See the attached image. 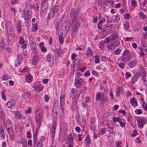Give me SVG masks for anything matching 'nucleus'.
Instances as JSON below:
<instances>
[{"instance_id":"42","label":"nucleus","mask_w":147,"mask_h":147,"mask_svg":"<svg viewBox=\"0 0 147 147\" xmlns=\"http://www.w3.org/2000/svg\"><path fill=\"white\" fill-rule=\"evenodd\" d=\"M72 102H78L79 100V97L77 96H76L72 98Z\"/></svg>"},{"instance_id":"47","label":"nucleus","mask_w":147,"mask_h":147,"mask_svg":"<svg viewBox=\"0 0 147 147\" xmlns=\"http://www.w3.org/2000/svg\"><path fill=\"white\" fill-rule=\"evenodd\" d=\"M30 45L34 44V40L32 37H30L29 39Z\"/></svg>"},{"instance_id":"2","label":"nucleus","mask_w":147,"mask_h":147,"mask_svg":"<svg viewBox=\"0 0 147 147\" xmlns=\"http://www.w3.org/2000/svg\"><path fill=\"white\" fill-rule=\"evenodd\" d=\"M138 127L140 129H142L147 121L146 119L143 117H138L136 118Z\"/></svg>"},{"instance_id":"51","label":"nucleus","mask_w":147,"mask_h":147,"mask_svg":"<svg viewBox=\"0 0 147 147\" xmlns=\"http://www.w3.org/2000/svg\"><path fill=\"white\" fill-rule=\"evenodd\" d=\"M130 16V15L128 13H126L124 15V19L126 20H128L129 19V17Z\"/></svg>"},{"instance_id":"1","label":"nucleus","mask_w":147,"mask_h":147,"mask_svg":"<svg viewBox=\"0 0 147 147\" xmlns=\"http://www.w3.org/2000/svg\"><path fill=\"white\" fill-rule=\"evenodd\" d=\"M43 111L41 108H38L36 110V120L37 125V129L38 130L41 124V119L42 116Z\"/></svg>"},{"instance_id":"17","label":"nucleus","mask_w":147,"mask_h":147,"mask_svg":"<svg viewBox=\"0 0 147 147\" xmlns=\"http://www.w3.org/2000/svg\"><path fill=\"white\" fill-rule=\"evenodd\" d=\"M56 126L55 125H53L52 127L50 129V134L52 138H54L55 136Z\"/></svg>"},{"instance_id":"4","label":"nucleus","mask_w":147,"mask_h":147,"mask_svg":"<svg viewBox=\"0 0 147 147\" xmlns=\"http://www.w3.org/2000/svg\"><path fill=\"white\" fill-rule=\"evenodd\" d=\"M80 10L78 8H72L71 10L70 17L73 20H76L78 18Z\"/></svg>"},{"instance_id":"48","label":"nucleus","mask_w":147,"mask_h":147,"mask_svg":"<svg viewBox=\"0 0 147 147\" xmlns=\"http://www.w3.org/2000/svg\"><path fill=\"white\" fill-rule=\"evenodd\" d=\"M142 5L144 10H147V0H146L145 3H144L143 5Z\"/></svg>"},{"instance_id":"10","label":"nucleus","mask_w":147,"mask_h":147,"mask_svg":"<svg viewBox=\"0 0 147 147\" xmlns=\"http://www.w3.org/2000/svg\"><path fill=\"white\" fill-rule=\"evenodd\" d=\"M65 92L64 91H62L61 93V95L60 97V105L61 106V109H62V106L64 105V99L65 98Z\"/></svg>"},{"instance_id":"45","label":"nucleus","mask_w":147,"mask_h":147,"mask_svg":"<svg viewBox=\"0 0 147 147\" xmlns=\"http://www.w3.org/2000/svg\"><path fill=\"white\" fill-rule=\"evenodd\" d=\"M121 51V50L119 49H117L114 51V53L116 55H119Z\"/></svg>"},{"instance_id":"22","label":"nucleus","mask_w":147,"mask_h":147,"mask_svg":"<svg viewBox=\"0 0 147 147\" xmlns=\"http://www.w3.org/2000/svg\"><path fill=\"white\" fill-rule=\"evenodd\" d=\"M105 21V18H103L102 20H100L99 22L97 24V28L101 30H102V28L101 26L102 25V23L104 22Z\"/></svg>"},{"instance_id":"53","label":"nucleus","mask_w":147,"mask_h":147,"mask_svg":"<svg viewBox=\"0 0 147 147\" xmlns=\"http://www.w3.org/2000/svg\"><path fill=\"white\" fill-rule=\"evenodd\" d=\"M100 98L102 102H104L106 100V97L104 96V94H102L101 95Z\"/></svg>"},{"instance_id":"36","label":"nucleus","mask_w":147,"mask_h":147,"mask_svg":"<svg viewBox=\"0 0 147 147\" xmlns=\"http://www.w3.org/2000/svg\"><path fill=\"white\" fill-rule=\"evenodd\" d=\"M85 142L87 145H89V144L91 142V140L89 135L87 136L85 139Z\"/></svg>"},{"instance_id":"25","label":"nucleus","mask_w":147,"mask_h":147,"mask_svg":"<svg viewBox=\"0 0 147 147\" xmlns=\"http://www.w3.org/2000/svg\"><path fill=\"white\" fill-rule=\"evenodd\" d=\"M137 63V61L136 60H134L133 61H131L130 63H129L128 65L129 67L130 68H132Z\"/></svg>"},{"instance_id":"38","label":"nucleus","mask_w":147,"mask_h":147,"mask_svg":"<svg viewBox=\"0 0 147 147\" xmlns=\"http://www.w3.org/2000/svg\"><path fill=\"white\" fill-rule=\"evenodd\" d=\"M139 15L140 18L142 19H144L146 18V16L142 12H140L139 13Z\"/></svg>"},{"instance_id":"3","label":"nucleus","mask_w":147,"mask_h":147,"mask_svg":"<svg viewBox=\"0 0 147 147\" xmlns=\"http://www.w3.org/2000/svg\"><path fill=\"white\" fill-rule=\"evenodd\" d=\"M6 26L7 32V35L8 39L11 40H13L14 36V34L13 30L11 28V24L10 23H7Z\"/></svg>"},{"instance_id":"39","label":"nucleus","mask_w":147,"mask_h":147,"mask_svg":"<svg viewBox=\"0 0 147 147\" xmlns=\"http://www.w3.org/2000/svg\"><path fill=\"white\" fill-rule=\"evenodd\" d=\"M138 78L136 76H135L131 78V83H135L138 80Z\"/></svg>"},{"instance_id":"56","label":"nucleus","mask_w":147,"mask_h":147,"mask_svg":"<svg viewBox=\"0 0 147 147\" xmlns=\"http://www.w3.org/2000/svg\"><path fill=\"white\" fill-rule=\"evenodd\" d=\"M120 124V126L122 127H124L125 126V123L124 122H122L121 121V120H120V122H119Z\"/></svg>"},{"instance_id":"23","label":"nucleus","mask_w":147,"mask_h":147,"mask_svg":"<svg viewBox=\"0 0 147 147\" xmlns=\"http://www.w3.org/2000/svg\"><path fill=\"white\" fill-rule=\"evenodd\" d=\"M14 113L15 115L16 118L17 119H20L22 117V115L19 111H14Z\"/></svg>"},{"instance_id":"5","label":"nucleus","mask_w":147,"mask_h":147,"mask_svg":"<svg viewBox=\"0 0 147 147\" xmlns=\"http://www.w3.org/2000/svg\"><path fill=\"white\" fill-rule=\"evenodd\" d=\"M112 25L109 24L108 23L105 24L103 26V30L102 29V30L103 32L106 33V36L110 34L112 32Z\"/></svg>"},{"instance_id":"61","label":"nucleus","mask_w":147,"mask_h":147,"mask_svg":"<svg viewBox=\"0 0 147 147\" xmlns=\"http://www.w3.org/2000/svg\"><path fill=\"white\" fill-rule=\"evenodd\" d=\"M73 107L74 109H76L78 108V106L77 104V102H72Z\"/></svg>"},{"instance_id":"19","label":"nucleus","mask_w":147,"mask_h":147,"mask_svg":"<svg viewBox=\"0 0 147 147\" xmlns=\"http://www.w3.org/2000/svg\"><path fill=\"white\" fill-rule=\"evenodd\" d=\"M52 50L53 52L57 54L58 57H60L61 56L62 52L60 49H52Z\"/></svg>"},{"instance_id":"62","label":"nucleus","mask_w":147,"mask_h":147,"mask_svg":"<svg viewBox=\"0 0 147 147\" xmlns=\"http://www.w3.org/2000/svg\"><path fill=\"white\" fill-rule=\"evenodd\" d=\"M136 113L138 114H140L142 113V110L141 109H137L135 111Z\"/></svg>"},{"instance_id":"46","label":"nucleus","mask_w":147,"mask_h":147,"mask_svg":"<svg viewBox=\"0 0 147 147\" xmlns=\"http://www.w3.org/2000/svg\"><path fill=\"white\" fill-rule=\"evenodd\" d=\"M101 95L100 93L97 94L96 95V101H99L101 98Z\"/></svg>"},{"instance_id":"12","label":"nucleus","mask_w":147,"mask_h":147,"mask_svg":"<svg viewBox=\"0 0 147 147\" xmlns=\"http://www.w3.org/2000/svg\"><path fill=\"white\" fill-rule=\"evenodd\" d=\"M53 116L55 118H57V115L59 114V107H53Z\"/></svg>"},{"instance_id":"31","label":"nucleus","mask_w":147,"mask_h":147,"mask_svg":"<svg viewBox=\"0 0 147 147\" xmlns=\"http://www.w3.org/2000/svg\"><path fill=\"white\" fill-rule=\"evenodd\" d=\"M83 82V80L78 76L76 78L75 80V83H82Z\"/></svg>"},{"instance_id":"14","label":"nucleus","mask_w":147,"mask_h":147,"mask_svg":"<svg viewBox=\"0 0 147 147\" xmlns=\"http://www.w3.org/2000/svg\"><path fill=\"white\" fill-rule=\"evenodd\" d=\"M18 143H19L21 144L22 147H27V140L25 138H21L19 141L18 142Z\"/></svg>"},{"instance_id":"52","label":"nucleus","mask_w":147,"mask_h":147,"mask_svg":"<svg viewBox=\"0 0 147 147\" xmlns=\"http://www.w3.org/2000/svg\"><path fill=\"white\" fill-rule=\"evenodd\" d=\"M138 134V132L136 130H135L133 131V133L131 135L132 137H135Z\"/></svg>"},{"instance_id":"37","label":"nucleus","mask_w":147,"mask_h":147,"mask_svg":"<svg viewBox=\"0 0 147 147\" xmlns=\"http://www.w3.org/2000/svg\"><path fill=\"white\" fill-rule=\"evenodd\" d=\"M112 120L114 122H120L121 120L120 118L119 117H114L113 118Z\"/></svg>"},{"instance_id":"49","label":"nucleus","mask_w":147,"mask_h":147,"mask_svg":"<svg viewBox=\"0 0 147 147\" xmlns=\"http://www.w3.org/2000/svg\"><path fill=\"white\" fill-rule=\"evenodd\" d=\"M39 60H35L34 59H33L32 60V64L34 65H36L38 62Z\"/></svg>"},{"instance_id":"54","label":"nucleus","mask_w":147,"mask_h":147,"mask_svg":"<svg viewBox=\"0 0 147 147\" xmlns=\"http://www.w3.org/2000/svg\"><path fill=\"white\" fill-rule=\"evenodd\" d=\"M1 94L2 98L4 100H5L6 99V96L5 95V92L3 91L2 92Z\"/></svg>"},{"instance_id":"55","label":"nucleus","mask_w":147,"mask_h":147,"mask_svg":"<svg viewBox=\"0 0 147 147\" xmlns=\"http://www.w3.org/2000/svg\"><path fill=\"white\" fill-rule=\"evenodd\" d=\"M18 0H11V5H14L16 4Z\"/></svg>"},{"instance_id":"30","label":"nucleus","mask_w":147,"mask_h":147,"mask_svg":"<svg viewBox=\"0 0 147 147\" xmlns=\"http://www.w3.org/2000/svg\"><path fill=\"white\" fill-rule=\"evenodd\" d=\"M112 18L114 22H118L119 20V17L117 15L113 16L112 17Z\"/></svg>"},{"instance_id":"8","label":"nucleus","mask_w":147,"mask_h":147,"mask_svg":"<svg viewBox=\"0 0 147 147\" xmlns=\"http://www.w3.org/2000/svg\"><path fill=\"white\" fill-rule=\"evenodd\" d=\"M47 64H48V67H51L53 65L54 63V58L53 55L49 54L47 55Z\"/></svg>"},{"instance_id":"16","label":"nucleus","mask_w":147,"mask_h":147,"mask_svg":"<svg viewBox=\"0 0 147 147\" xmlns=\"http://www.w3.org/2000/svg\"><path fill=\"white\" fill-rule=\"evenodd\" d=\"M109 50H113L115 48V47H116L115 42H111L107 46Z\"/></svg>"},{"instance_id":"43","label":"nucleus","mask_w":147,"mask_h":147,"mask_svg":"<svg viewBox=\"0 0 147 147\" xmlns=\"http://www.w3.org/2000/svg\"><path fill=\"white\" fill-rule=\"evenodd\" d=\"M124 28L126 30L128 29L129 27V24L128 22H127L124 25Z\"/></svg>"},{"instance_id":"21","label":"nucleus","mask_w":147,"mask_h":147,"mask_svg":"<svg viewBox=\"0 0 147 147\" xmlns=\"http://www.w3.org/2000/svg\"><path fill=\"white\" fill-rule=\"evenodd\" d=\"M93 52L90 47H89L88 48L86 53V56L88 57H89L92 56L93 54Z\"/></svg>"},{"instance_id":"60","label":"nucleus","mask_w":147,"mask_h":147,"mask_svg":"<svg viewBox=\"0 0 147 147\" xmlns=\"http://www.w3.org/2000/svg\"><path fill=\"white\" fill-rule=\"evenodd\" d=\"M19 43L20 44H23L25 43V41H24V38L23 37H20V40L19 41Z\"/></svg>"},{"instance_id":"29","label":"nucleus","mask_w":147,"mask_h":147,"mask_svg":"<svg viewBox=\"0 0 147 147\" xmlns=\"http://www.w3.org/2000/svg\"><path fill=\"white\" fill-rule=\"evenodd\" d=\"M30 94H31L28 93H27L25 92H24L23 93L22 96L23 98L25 99H27V98H29L30 97Z\"/></svg>"},{"instance_id":"58","label":"nucleus","mask_w":147,"mask_h":147,"mask_svg":"<svg viewBox=\"0 0 147 147\" xmlns=\"http://www.w3.org/2000/svg\"><path fill=\"white\" fill-rule=\"evenodd\" d=\"M9 79L8 76L7 75H5L3 76L2 80H6Z\"/></svg>"},{"instance_id":"27","label":"nucleus","mask_w":147,"mask_h":147,"mask_svg":"<svg viewBox=\"0 0 147 147\" xmlns=\"http://www.w3.org/2000/svg\"><path fill=\"white\" fill-rule=\"evenodd\" d=\"M130 102L131 105L134 106H136L137 105V101L134 98H133L130 100Z\"/></svg>"},{"instance_id":"26","label":"nucleus","mask_w":147,"mask_h":147,"mask_svg":"<svg viewBox=\"0 0 147 147\" xmlns=\"http://www.w3.org/2000/svg\"><path fill=\"white\" fill-rule=\"evenodd\" d=\"M32 78V76L30 74H28L25 80L27 82L29 83L31 81Z\"/></svg>"},{"instance_id":"24","label":"nucleus","mask_w":147,"mask_h":147,"mask_svg":"<svg viewBox=\"0 0 147 147\" xmlns=\"http://www.w3.org/2000/svg\"><path fill=\"white\" fill-rule=\"evenodd\" d=\"M0 134L1 138L4 139L5 138L4 131L2 127L1 126H0Z\"/></svg>"},{"instance_id":"11","label":"nucleus","mask_w":147,"mask_h":147,"mask_svg":"<svg viewBox=\"0 0 147 147\" xmlns=\"http://www.w3.org/2000/svg\"><path fill=\"white\" fill-rule=\"evenodd\" d=\"M29 10H24L23 17L25 20H28L29 19L31 18V14L29 13Z\"/></svg>"},{"instance_id":"57","label":"nucleus","mask_w":147,"mask_h":147,"mask_svg":"<svg viewBox=\"0 0 147 147\" xmlns=\"http://www.w3.org/2000/svg\"><path fill=\"white\" fill-rule=\"evenodd\" d=\"M59 102L58 101L55 100L54 101V105L53 107H59Z\"/></svg>"},{"instance_id":"15","label":"nucleus","mask_w":147,"mask_h":147,"mask_svg":"<svg viewBox=\"0 0 147 147\" xmlns=\"http://www.w3.org/2000/svg\"><path fill=\"white\" fill-rule=\"evenodd\" d=\"M16 102L12 100L7 103L6 105L9 108H13L15 107Z\"/></svg>"},{"instance_id":"33","label":"nucleus","mask_w":147,"mask_h":147,"mask_svg":"<svg viewBox=\"0 0 147 147\" xmlns=\"http://www.w3.org/2000/svg\"><path fill=\"white\" fill-rule=\"evenodd\" d=\"M122 89V87L120 86L117 88L116 92V96L117 97H119V96L120 92L121 91Z\"/></svg>"},{"instance_id":"28","label":"nucleus","mask_w":147,"mask_h":147,"mask_svg":"<svg viewBox=\"0 0 147 147\" xmlns=\"http://www.w3.org/2000/svg\"><path fill=\"white\" fill-rule=\"evenodd\" d=\"M105 44L104 40H102L100 42L99 44V48L101 50L104 49L105 48L104 45Z\"/></svg>"},{"instance_id":"44","label":"nucleus","mask_w":147,"mask_h":147,"mask_svg":"<svg viewBox=\"0 0 147 147\" xmlns=\"http://www.w3.org/2000/svg\"><path fill=\"white\" fill-rule=\"evenodd\" d=\"M42 89V86H37L35 87V89L36 90L38 91H39L41 90Z\"/></svg>"},{"instance_id":"34","label":"nucleus","mask_w":147,"mask_h":147,"mask_svg":"<svg viewBox=\"0 0 147 147\" xmlns=\"http://www.w3.org/2000/svg\"><path fill=\"white\" fill-rule=\"evenodd\" d=\"M90 125L92 127H95V120L94 118H91L90 120Z\"/></svg>"},{"instance_id":"50","label":"nucleus","mask_w":147,"mask_h":147,"mask_svg":"<svg viewBox=\"0 0 147 147\" xmlns=\"http://www.w3.org/2000/svg\"><path fill=\"white\" fill-rule=\"evenodd\" d=\"M132 6L134 7H136L137 2L135 0H131Z\"/></svg>"},{"instance_id":"41","label":"nucleus","mask_w":147,"mask_h":147,"mask_svg":"<svg viewBox=\"0 0 147 147\" xmlns=\"http://www.w3.org/2000/svg\"><path fill=\"white\" fill-rule=\"evenodd\" d=\"M93 57L95 58V63H98L100 62V58L98 56L96 55L94 56Z\"/></svg>"},{"instance_id":"18","label":"nucleus","mask_w":147,"mask_h":147,"mask_svg":"<svg viewBox=\"0 0 147 147\" xmlns=\"http://www.w3.org/2000/svg\"><path fill=\"white\" fill-rule=\"evenodd\" d=\"M120 59L122 61H129L130 59L129 56L123 54Z\"/></svg>"},{"instance_id":"7","label":"nucleus","mask_w":147,"mask_h":147,"mask_svg":"<svg viewBox=\"0 0 147 147\" xmlns=\"http://www.w3.org/2000/svg\"><path fill=\"white\" fill-rule=\"evenodd\" d=\"M59 8V6L57 5L55 7L51 9L48 14V18L50 19L52 18L54 16V15L58 11Z\"/></svg>"},{"instance_id":"13","label":"nucleus","mask_w":147,"mask_h":147,"mask_svg":"<svg viewBox=\"0 0 147 147\" xmlns=\"http://www.w3.org/2000/svg\"><path fill=\"white\" fill-rule=\"evenodd\" d=\"M22 55H20L18 56L17 59H16L15 63V66L17 67L22 62Z\"/></svg>"},{"instance_id":"20","label":"nucleus","mask_w":147,"mask_h":147,"mask_svg":"<svg viewBox=\"0 0 147 147\" xmlns=\"http://www.w3.org/2000/svg\"><path fill=\"white\" fill-rule=\"evenodd\" d=\"M111 39L113 42H115L119 39L118 36L117 34H112L111 35Z\"/></svg>"},{"instance_id":"6","label":"nucleus","mask_w":147,"mask_h":147,"mask_svg":"<svg viewBox=\"0 0 147 147\" xmlns=\"http://www.w3.org/2000/svg\"><path fill=\"white\" fill-rule=\"evenodd\" d=\"M73 140V138L71 134L66 136V141L68 144V147H73L74 145Z\"/></svg>"},{"instance_id":"63","label":"nucleus","mask_w":147,"mask_h":147,"mask_svg":"<svg viewBox=\"0 0 147 147\" xmlns=\"http://www.w3.org/2000/svg\"><path fill=\"white\" fill-rule=\"evenodd\" d=\"M142 106L144 110H147V104H146L144 102H143Z\"/></svg>"},{"instance_id":"9","label":"nucleus","mask_w":147,"mask_h":147,"mask_svg":"<svg viewBox=\"0 0 147 147\" xmlns=\"http://www.w3.org/2000/svg\"><path fill=\"white\" fill-rule=\"evenodd\" d=\"M79 26V24L78 23H76L73 28L72 32L71 37L74 38L76 36L77 34V32Z\"/></svg>"},{"instance_id":"40","label":"nucleus","mask_w":147,"mask_h":147,"mask_svg":"<svg viewBox=\"0 0 147 147\" xmlns=\"http://www.w3.org/2000/svg\"><path fill=\"white\" fill-rule=\"evenodd\" d=\"M38 29L37 25L35 23L33 24V26L32 27V30L33 32H36Z\"/></svg>"},{"instance_id":"35","label":"nucleus","mask_w":147,"mask_h":147,"mask_svg":"<svg viewBox=\"0 0 147 147\" xmlns=\"http://www.w3.org/2000/svg\"><path fill=\"white\" fill-rule=\"evenodd\" d=\"M63 34V33H61V34H59V41L60 43L61 44L63 43L64 42Z\"/></svg>"},{"instance_id":"59","label":"nucleus","mask_w":147,"mask_h":147,"mask_svg":"<svg viewBox=\"0 0 147 147\" xmlns=\"http://www.w3.org/2000/svg\"><path fill=\"white\" fill-rule=\"evenodd\" d=\"M70 24H67L65 26V28L66 30L68 31L69 30L70 28Z\"/></svg>"},{"instance_id":"32","label":"nucleus","mask_w":147,"mask_h":147,"mask_svg":"<svg viewBox=\"0 0 147 147\" xmlns=\"http://www.w3.org/2000/svg\"><path fill=\"white\" fill-rule=\"evenodd\" d=\"M7 131L10 136L13 135L14 133L13 132V130L12 128H8L7 129Z\"/></svg>"},{"instance_id":"64","label":"nucleus","mask_w":147,"mask_h":147,"mask_svg":"<svg viewBox=\"0 0 147 147\" xmlns=\"http://www.w3.org/2000/svg\"><path fill=\"white\" fill-rule=\"evenodd\" d=\"M142 38L143 39H146L147 38V32L143 33Z\"/></svg>"}]
</instances>
